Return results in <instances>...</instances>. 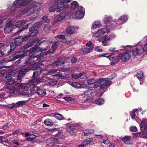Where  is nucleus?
I'll list each match as a JSON object with an SVG mask.
<instances>
[{
    "instance_id": "1",
    "label": "nucleus",
    "mask_w": 147,
    "mask_h": 147,
    "mask_svg": "<svg viewBox=\"0 0 147 147\" xmlns=\"http://www.w3.org/2000/svg\"><path fill=\"white\" fill-rule=\"evenodd\" d=\"M59 42H56L54 43L52 47V49L47 53H45L42 52L39 55L37 56L34 55V54L37 52H40V49L37 46H35L31 49L29 50L27 49L34 45L32 44V42H29L27 44L25 45L24 46V50L19 51L16 52L13 56V58L12 60H14L18 58H21L27 55H29V58L26 61V64H30L36 61L38 59H42V58H45V56L47 54L53 53L56 50L57 45H59Z\"/></svg>"
},
{
    "instance_id": "2",
    "label": "nucleus",
    "mask_w": 147,
    "mask_h": 147,
    "mask_svg": "<svg viewBox=\"0 0 147 147\" xmlns=\"http://www.w3.org/2000/svg\"><path fill=\"white\" fill-rule=\"evenodd\" d=\"M28 71V69L24 67L21 69V70L18 71L17 73L15 74H14L13 72L8 74L5 77L6 78L7 80L6 82V84L7 85L15 84V85L17 86L19 88L26 89L27 87L24 88H20V84H20V82L22 81L21 78L25 75V72H27ZM24 84H27V83H25Z\"/></svg>"
},
{
    "instance_id": "3",
    "label": "nucleus",
    "mask_w": 147,
    "mask_h": 147,
    "mask_svg": "<svg viewBox=\"0 0 147 147\" xmlns=\"http://www.w3.org/2000/svg\"><path fill=\"white\" fill-rule=\"evenodd\" d=\"M40 66L38 65V63H36L33 65V66L31 68V69L34 70L37 69L38 71H35L34 72L32 77V80H30L27 84H20V88H24L31 86V85L33 84H35L39 83L42 82H45V81H47L49 80V78L47 77H39L36 78L40 74L41 70V68L39 67Z\"/></svg>"
},
{
    "instance_id": "4",
    "label": "nucleus",
    "mask_w": 147,
    "mask_h": 147,
    "mask_svg": "<svg viewBox=\"0 0 147 147\" xmlns=\"http://www.w3.org/2000/svg\"><path fill=\"white\" fill-rule=\"evenodd\" d=\"M72 0H51V5L49 9L50 12H53L55 11L59 12L64 8L68 7V3Z\"/></svg>"
},
{
    "instance_id": "5",
    "label": "nucleus",
    "mask_w": 147,
    "mask_h": 147,
    "mask_svg": "<svg viewBox=\"0 0 147 147\" xmlns=\"http://www.w3.org/2000/svg\"><path fill=\"white\" fill-rule=\"evenodd\" d=\"M35 84H33L31 86L27 88L29 89L28 90H24L21 94L22 96H31L35 93L37 92V94L40 96H45L46 94L45 90L44 89L40 88L36 86Z\"/></svg>"
},
{
    "instance_id": "6",
    "label": "nucleus",
    "mask_w": 147,
    "mask_h": 147,
    "mask_svg": "<svg viewBox=\"0 0 147 147\" xmlns=\"http://www.w3.org/2000/svg\"><path fill=\"white\" fill-rule=\"evenodd\" d=\"M87 83L88 84L91 85L94 83V88H97L102 84L101 86V89H104L106 86L111 84V82L107 78H104L100 79L98 82H95V80L94 79L88 80Z\"/></svg>"
},
{
    "instance_id": "7",
    "label": "nucleus",
    "mask_w": 147,
    "mask_h": 147,
    "mask_svg": "<svg viewBox=\"0 0 147 147\" xmlns=\"http://www.w3.org/2000/svg\"><path fill=\"white\" fill-rule=\"evenodd\" d=\"M132 46H127L125 47L124 49L126 52H125L124 53H121L117 57V60H119L120 59L124 61H126L128 60L131 57V55L130 52L129 51V49H131Z\"/></svg>"
},
{
    "instance_id": "8",
    "label": "nucleus",
    "mask_w": 147,
    "mask_h": 147,
    "mask_svg": "<svg viewBox=\"0 0 147 147\" xmlns=\"http://www.w3.org/2000/svg\"><path fill=\"white\" fill-rule=\"evenodd\" d=\"M41 7V5L40 4L37 3L34 5L32 7L30 8L27 7L24 8L23 10L20 11V13L21 15H22L27 12L29 13H34L35 11L38 10Z\"/></svg>"
},
{
    "instance_id": "9",
    "label": "nucleus",
    "mask_w": 147,
    "mask_h": 147,
    "mask_svg": "<svg viewBox=\"0 0 147 147\" xmlns=\"http://www.w3.org/2000/svg\"><path fill=\"white\" fill-rule=\"evenodd\" d=\"M42 22L36 23L34 26L29 28V32L30 35L26 36L27 38L30 36H34L36 35L38 32L37 30L40 25L42 24Z\"/></svg>"
},
{
    "instance_id": "10",
    "label": "nucleus",
    "mask_w": 147,
    "mask_h": 147,
    "mask_svg": "<svg viewBox=\"0 0 147 147\" xmlns=\"http://www.w3.org/2000/svg\"><path fill=\"white\" fill-rule=\"evenodd\" d=\"M110 31V29L108 27L100 28L98 29L96 32L93 34L92 37H99L102 36L106 34L109 33Z\"/></svg>"
},
{
    "instance_id": "11",
    "label": "nucleus",
    "mask_w": 147,
    "mask_h": 147,
    "mask_svg": "<svg viewBox=\"0 0 147 147\" xmlns=\"http://www.w3.org/2000/svg\"><path fill=\"white\" fill-rule=\"evenodd\" d=\"M80 10H78L74 12L72 15V17L75 19H81L84 16V9L81 7H80Z\"/></svg>"
},
{
    "instance_id": "12",
    "label": "nucleus",
    "mask_w": 147,
    "mask_h": 147,
    "mask_svg": "<svg viewBox=\"0 0 147 147\" xmlns=\"http://www.w3.org/2000/svg\"><path fill=\"white\" fill-rule=\"evenodd\" d=\"M69 17V13L66 11H63L57 16L55 18L56 20L61 21L62 20H66Z\"/></svg>"
},
{
    "instance_id": "13",
    "label": "nucleus",
    "mask_w": 147,
    "mask_h": 147,
    "mask_svg": "<svg viewBox=\"0 0 147 147\" xmlns=\"http://www.w3.org/2000/svg\"><path fill=\"white\" fill-rule=\"evenodd\" d=\"M144 50L142 46H138L137 48L132 50V55L134 56L139 55L142 54Z\"/></svg>"
},
{
    "instance_id": "14",
    "label": "nucleus",
    "mask_w": 147,
    "mask_h": 147,
    "mask_svg": "<svg viewBox=\"0 0 147 147\" xmlns=\"http://www.w3.org/2000/svg\"><path fill=\"white\" fill-rule=\"evenodd\" d=\"M141 131L147 135V119H143L140 125Z\"/></svg>"
},
{
    "instance_id": "15",
    "label": "nucleus",
    "mask_w": 147,
    "mask_h": 147,
    "mask_svg": "<svg viewBox=\"0 0 147 147\" xmlns=\"http://www.w3.org/2000/svg\"><path fill=\"white\" fill-rule=\"evenodd\" d=\"M9 90L8 92L13 96H18L20 93V92L18 89L14 87H10L9 88Z\"/></svg>"
},
{
    "instance_id": "16",
    "label": "nucleus",
    "mask_w": 147,
    "mask_h": 147,
    "mask_svg": "<svg viewBox=\"0 0 147 147\" xmlns=\"http://www.w3.org/2000/svg\"><path fill=\"white\" fill-rule=\"evenodd\" d=\"M13 25L11 21L10 20L9 23H7L6 26H5L4 32L6 34L9 33L13 28Z\"/></svg>"
},
{
    "instance_id": "17",
    "label": "nucleus",
    "mask_w": 147,
    "mask_h": 147,
    "mask_svg": "<svg viewBox=\"0 0 147 147\" xmlns=\"http://www.w3.org/2000/svg\"><path fill=\"white\" fill-rule=\"evenodd\" d=\"M27 39V36H25L22 38H14V39L16 45L17 46H19L22 44V42L26 40Z\"/></svg>"
},
{
    "instance_id": "18",
    "label": "nucleus",
    "mask_w": 147,
    "mask_h": 147,
    "mask_svg": "<svg viewBox=\"0 0 147 147\" xmlns=\"http://www.w3.org/2000/svg\"><path fill=\"white\" fill-rule=\"evenodd\" d=\"M122 141L126 144H132L133 142L131 140V137L129 136H125L121 138Z\"/></svg>"
},
{
    "instance_id": "19",
    "label": "nucleus",
    "mask_w": 147,
    "mask_h": 147,
    "mask_svg": "<svg viewBox=\"0 0 147 147\" xmlns=\"http://www.w3.org/2000/svg\"><path fill=\"white\" fill-rule=\"evenodd\" d=\"M74 125L73 123H71L67 124V131L69 133H71L74 131Z\"/></svg>"
},
{
    "instance_id": "20",
    "label": "nucleus",
    "mask_w": 147,
    "mask_h": 147,
    "mask_svg": "<svg viewBox=\"0 0 147 147\" xmlns=\"http://www.w3.org/2000/svg\"><path fill=\"white\" fill-rule=\"evenodd\" d=\"M92 50V48H86L82 49L79 52L80 55H83L86 53H89Z\"/></svg>"
},
{
    "instance_id": "21",
    "label": "nucleus",
    "mask_w": 147,
    "mask_h": 147,
    "mask_svg": "<svg viewBox=\"0 0 147 147\" xmlns=\"http://www.w3.org/2000/svg\"><path fill=\"white\" fill-rule=\"evenodd\" d=\"M66 31L67 33L69 34H71L75 32L74 28L73 27L71 26H69L67 28Z\"/></svg>"
},
{
    "instance_id": "22",
    "label": "nucleus",
    "mask_w": 147,
    "mask_h": 147,
    "mask_svg": "<svg viewBox=\"0 0 147 147\" xmlns=\"http://www.w3.org/2000/svg\"><path fill=\"white\" fill-rule=\"evenodd\" d=\"M98 40L101 42L102 44L105 46H107L106 42L108 41L106 36H105L103 37L98 38Z\"/></svg>"
},
{
    "instance_id": "23",
    "label": "nucleus",
    "mask_w": 147,
    "mask_h": 147,
    "mask_svg": "<svg viewBox=\"0 0 147 147\" xmlns=\"http://www.w3.org/2000/svg\"><path fill=\"white\" fill-rule=\"evenodd\" d=\"M23 1L24 0H16L14 1L13 5L16 6L24 5Z\"/></svg>"
},
{
    "instance_id": "24",
    "label": "nucleus",
    "mask_w": 147,
    "mask_h": 147,
    "mask_svg": "<svg viewBox=\"0 0 147 147\" xmlns=\"http://www.w3.org/2000/svg\"><path fill=\"white\" fill-rule=\"evenodd\" d=\"M127 19L128 18L126 16L123 15L118 18V21L119 22L121 21L120 24H123Z\"/></svg>"
},
{
    "instance_id": "25",
    "label": "nucleus",
    "mask_w": 147,
    "mask_h": 147,
    "mask_svg": "<svg viewBox=\"0 0 147 147\" xmlns=\"http://www.w3.org/2000/svg\"><path fill=\"white\" fill-rule=\"evenodd\" d=\"M104 57H108L109 59L111 61H113L115 60L116 59L117 60V59L115 58V56H114V54L111 55L110 53H107L105 54L103 56Z\"/></svg>"
},
{
    "instance_id": "26",
    "label": "nucleus",
    "mask_w": 147,
    "mask_h": 147,
    "mask_svg": "<svg viewBox=\"0 0 147 147\" xmlns=\"http://www.w3.org/2000/svg\"><path fill=\"white\" fill-rule=\"evenodd\" d=\"M63 42L67 44H71L72 45L76 43V42L75 41L73 40L70 38L65 39L63 40Z\"/></svg>"
},
{
    "instance_id": "27",
    "label": "nucleus",
    "mask_w": 147,
    "mask_h": 147,
    "mask_svg": "<svg viewBox=\"0 0 147 147\" xmlns=\"http://www.w3.org/2000/svg\"><path fill=\"white\" fill-rule=\"evenodd\" d=\"M94 131L93 129L84 130V135L88 136L94 133Z\"/></svg>"
},
{
    "instance_id": "28",
    "label": "nucleus",
    "mask_w": 147,
    "mask_h": 147,
    "mask_svg": "<svg viewBox=\"0 0 147 147\" xmlns=\"http://www.w3.org/2000/svg\"><path fill=\"white\" fill-rule=\"evenodd\" d=\"M101 26L100 22L98 21H95L92 24V28L96 29L99 28Z\"/></svg>"
},
{
    "instance_id": "29",
    "label": "nucleus",
    "mask_w": 147,
    "mask_h": 147,
    "mask_svg": "<svg viewBox=\"0 0 147 147\" xmlns=\"http://www.w3.org/2000/svg\"><path fill=\"white\" fill-rule=\"evenodd\" d=\"M95 135L96 136H99V138H102V140L100 141L101 142H102L104 144H108L109 143V141L108 139H107L106 140H104L103 138V136L102 135Z\"/></svg>"
},
{
    "instance_id": "30",
    "label": "nucleus",
    "mask_w": 147,
    "mask_h": 147,
    "mask_svg": "<svg viewBox=\"0 0 147 147\" xmlns=\"http://www.w3.org/2000/svg\"><path fill=\"white\" fill-rule=\"evenodd\" d=\"M44 123L47 126H52L53 124V122L51 119H45L44 122Z\"/></svg>"
},
{
    "instance_id": "31",
    "label": "nucleus",
    "mask_w": 147,
    "mask_h": 147,
    "mask_svg": "<svg viewBox=\"0 0 147 147\" xmlns=\"http://www.w3.org/2000/svg\"><path fill=\"white\" fill-rule=\"evenodd\" d=\"M138 110L136 109H135L132 110V111L130 113V115L132 119L134 118L136 115L138 113Z\"/></svg>"
},
{
    "instance_id": "32",
    "label": "nucleus",
    "mask_w": 147,
    "mask_h": 147,
    "mask_svg": "<svg viewBox=\"0 0 147 147\" xmlns=\"http://www.w3.org/2000/svg\"><path fill=\"white\" fill-rule=\"evenodd\" d=\"M64 63V62L61 59H59V61L54 62L53 63V66H58L61 65Z\"/></svg>"
},
{
    "instance_id": "33",
    "label": "nucleus",
    "mask_w": 147,
    "mask_h": 147,
    "mask_svg": "<svg viewBox=\"0 0 147 147\" xmlns=\"http://www.w3.org/2000/svg\"><path fill=\"white\" fill-rule=\"evenodd\" d=\"M104 102L103 99L102 98H100L95 101L94 103L95 104L99 105H102Z\"/></svg>"
},
{
    "instance_id": "34",
    "label": "nucleus",
    "mask_w": 147,
    "mask_h": 147,
    "mask_svg": "<svg viewBox=\"0 0 147 147\" xmlns=\"http://www.w3.org/2000/svg\"><path fill=\"white\" fill-rule=\"evenodd\" d=\"M136 76L138 79H142L144 77L143 73L142 71H138L137 73Z\"/></svg>"
},
{
    "instance_id": "35",
    "label": "nucleus",
    "mask_w": 147,
    "mask_h": 147,
    "mask_svg": "<svg viewBox=\"0 0 147 147\" xmlns=\"http://www.w3.org/2000/svg\"><path fill=\"white\" fill-rule=\"evenodd\" d=\"M93 93L91 89H88L86 90L84 92L85 95L88 96L90 97L92 96V94Z\"/></svg>"
},
{
    "instance_id": "36",
    "label": "nucleus",
    "mask_w": 147,
    "mask_h": 147,
    "mask_svg": "<svg viewBox=\"0 0 147 147\" xmlns=\"http://www.w3.org/2000/svg\"><path fill=\"white\" fill-rule=\"evenodd\" d=\"M53 117H55L56 118L59 120H61L63 119V116L60 114H52L51 115H50Z\"/></svg>"
},
{
    "instance_id": "37",
    "label": "nucleus",
    "mask_w": 147,
    "mask_h": 147,
    "mask_svg": "<svg viewBox=\"0 0 147 147\" xmlns=\"http://www.w3.org/2000/svg\"><path fill=\"white\" fill-rule=\"evenodd\" d=\"M26 22L25 20L21 21L18 22L16 24V26L17 27H20L24 25L26 23Z\"/></svg>"
},
{
    "instance_id": "38",
    "label": "nucleus",
    "mask_w": 147,
    "mask_h": 147,
    "mask_svg": "<svg viewBox=\"0 0 147 147\" xmlns=\"http://www.w3.org/2000/svg\"><path fill=\"white\" fill-rule=\"evenodd\" d=\"M26 101H18L15 104V107H19L21 106L24 105Z\"/></svg>"
},
{
    "instance_id": "39",
    "label": "nucleus",
    "mask_w": 147,
    "mask_h": 147,
    "mask_svg": "<svg viewBox=\"0 0 147 147\" xmlns=\"http://www.w3.org/2000/svg\"><path fill=\"white\" fill-rule=\"evenodd\" d=\"M93 139L92 138H90L84 140L83 142V144L84 145H86L89 144L90 142L93 140Z\"/></svg>"
},
{
    "instance_id": "40",
    "label": "nucleus",
    "mask_w": 147,
    "mask_h": 147,
    "mask_svg": "<svg viewBox=\"0 0 147 147\" xmlns=\"http://www.w3.org/2000/svg\"><path fill=\"white\" fill-rule=\"evenodd\" d=\"M71 84L73 87L77 88H81V84L78 82H73L70 84Z\"/></svg>"
},
{
    "instance_id": "41",
    "label": "nucleus",
    "mask_w": 147,
    "mask_h": 147,
    "mask_svg": "<svg viewBox=\"0 0 147 147\" xmlns=\"http://www.w3.org/2000/svg\"><path fill=\"white\" fill-rule=\"evenodd\" d=\"M78 3L76 1H74L71 3V8L72 9H75L78 5Z\"/></svg>"
},
{
    "instance_id": "42",
    "label": "nucleus",
    "mask_w": 147,
    "mask_h": 147,
    "mask_svg": "<svg viewBox=\"0 0 147 147\" xmlns=\"http://www.w3.org/2000/svg\"><path fill=\"white\" fill-rule=\"evenodd\" d=\"M106 36L108 41H109L114 39L115 37V35L113 34H111L109 35Z\"/></svg>"
},
{
    "instance_id": "43",
    "label": "nucleus",
    "mask_w": 147,
    "mask_h": 147,
    "mask_svg": "<svg viewBox=\"0 0 147 147\" xmlns=\"http://www.w3.org/2000/svg\"><path fill=\"white\" fill-rule=\"evenodd\" d=\"M16 45L14 42H11L10 44V50L11 51L13 50L16 47Z\"/></svg>"
},
{
    "instance_id": "44",
    "label": "nucleus",
    "mask_w": 147,
    "mask_h": 147,
    "mask_svg": "<svg viewBox=\"0 0 147 147\" xmlns=\"http://www.w3.org/2000/svg\"><path fill=\"white\" fill-rule=\"evenodd\" d=\"M86 45L88 47H90L89 48H92V50L94 47V45L92 44V42L90 41H89V42L86 43Z\"/></svg>"
},
{
    "instance_id": "45",
    "label": "nucleus",
    "mask_w": 147,
    "mask_h": 147,
    "mask_svg": "<svg viewBox=\"0 0 147 147\" xmlns=\"http://www.w3.org/2000/svg\"><path fill=\"white\" fill-rule=\"evenodd\" d=\"M82 75H83V74L82 73H80L79 74H77L75 75H72V77L76 79H78L80 78Z\"/></svg>"
},
{
    "instance_id": "46",
    "label": "nucleus",
    "mask_w": 147,
    "mask_h": 147,
    "mask_svg": "<svg viewBox=\"0 0 147 147\" xmlns=\"http://www.w3.org/2000/svg\"><path fill=\"white\" fill-rule=\"evenodd\" d=\"M130 130L131 132H136L137 130V128L135 126H132L130 127Z\"/></svg>"
},
{
    "instance_id": "47",
    "label": "nucleus",
    "mask_w": 147,
    "mask_h": 147,
    "mask_svg": "<svg viewBox=\"0 0 147 147\" xmlns=\"http://www.w3.org/2000/svg\"><path fill=\"white\" fill-rule=\"evenodd\" d=\"M51 27L49 25H47L44 28V31L46 32H48L50 30Z\"/></svg>"
},
{
    "instance_id": "48",
    "label": "nucleus",
    "mask_w": 147,
    "mask_h": 147,
    "mask_svg": "<svg viewBox=\"0 0 147 147\" xmlns=\"http://www.w3.org/2000/svg\"><path fill=\"white\" fill-rule=\"evenodd\" d=\"M61 71L63 72H66L67 71H71L72 69H65L64 67H61L60 69Z\"/></svg>"
},
{
    "instance_id": "49",
    "label": "nucleus",
    "mask_w": 147,
    "mask_h": 147,
    "mask_svg": "<svg viewBox=\"0 0 147 147\" xmlns=\"http://www.w3.org/2000/svg\"><path fill=\"white\" fill-rule=\"evenodd\" d=\"M35 137V136L34 135H32L27 138V140L29 141H31L34 139Z\"/></svg>"
},
{
    "instance_id": "50",
    "label": "nucleus",
    "mask_w": 147,
    "mask_h": 147,
    "mask_svg": "<svg viewBox=\"0 0 147 147\" xmlns=\"http://www.w3.org/2000/svg\"><path fill=\"white\" fill-rule=\"evenodd\" d=\"M29 24H27L26 25H25L24 27H23V29L22 30V29H20L19 30H18V31L17 32V34H19L20 32L22 31L23 30H24L26 28H27L28 27V25H29Z\"/></svg>"
},
{
    "instance_id": "51",
    "label": "nucleus",
    "mask_w": 147,
    "mask_h": 147,
    "mask_svg": "<svg viewBox=\"0 0 147 147\" xmlns=\"http://www.w3.org/2000/svg\"><path fill=\"white\" fill-rule=\"evenodd\" d=\"M112 19V18L110 17L105 18L104 20L105 23H107V22L111 21Z\"/></svg>"
},
{
    "instance_id": "52",
    "label": "nucleus",
    "mask_w": 147,
    "mask_h": 147,
    "mask_svg": "<svg viewBox=\"0 0 147 147\" xmlns=\"http://www.w3.org/2000/svg\"><path fill=\"white\" fill-rule=\"evenodd\" d=\"M42 20L44 22L47 23H48L50 22V20L48 19L45 16L43 17L42 18Z\"/></svg>"
},
{
    "instance_id": "53",
    "label": "nucleus",
    "mask_w": 147,
    "mask_h": 147,
    "mask_svg": "<svg viewBox=\"0 0 147 147\" xmlns=\"http://www.w3.org/2000/svg\"><path fill=\"white\" fill-rule=\"evenodd\" d=\"M49 85L54 86L57 84L56 81H52L48 82Z\"/></svg>"
},
{
    "instance_id": "54",
    "label": "nucleus",
    "mask_w": 147,
    "mask_h": 147,
    "mask_svg": "<svg viewBox=\"0 0 147 147\" xmlns=\"http://www.w3.org/2000/svg\"><path fill=\"white\" fill-rule=\"evenodd\" d=\"M32 1V0H24L23 3L24 5H27Z\"/></svg>"
},
{
    "instance_id": "55",
    "label": "nucleus",
    "mask_w": 147,
    "mask_h": 147,
    "mask_svg": "<svg viewBox=\"0 0 147 147\" xmlns=\"http://www.w3.org/2000/svg\"><path fill=\"white\" fill-rule=\"evenodd\" d=\"M115 49L114 48H111L109 49V51L111 52H118L119 51H121L122 50L121 49H120L119 50L117 51H116L115 50Z\"/></svg>"
},
{
    "instance_id": "56",
    "label": "nucleus",
    "mask_w": 147,
    "mask_h": 147,
    "mask_svg": "<svg viewBox=\"0 0 147 147\" xmlns=\"http://www.w3.org/2000/svg\"><path fill=\"white\" fill-rule=\"evenodd\" d=\"M136 135L137 137H145L144 136L143 134L141 132H138L136 133Z\"/></svg>"
},
{
    "instance_id": "57",
    "label": "nucleus",
    "mask_w": 147,
    "mask_h": 147,
    "mask_svg": "<svg viewBox=\"0 0 147 147\" xmlns=\"http://www.w3.org/2000/svg\"><path fill=\"white\" fill-rule=\"evenodd\" d=\"M63 98L67 101H70L72 100V98L69 97H64Z\"/></svg>"
},
{
    "instance_id": "58",
    "label": "nucleus",
    "mask_w": 147,
    "mask_h": 147,
    "mask_svg": "<svg viewBox=\"0 0 147 147\" xmlns=\"http://www.w3.org/2000/svg\"><path fill=\"white\" fill-rule=\"evenodd\" d=\"M59 71V70L58 69H53L51 71V73L52 74H53L58 73Z\"/></svg>"
},
{
    "instance_id": "59",
    "label": "nucleus",
    "mask_w": 147,
    "mask_h": 147,
    "mask_svg": "<svg viewBox=\"0 0 147 147\" xmlns=\"http://www.w3.org/2000/svg\"><path fill=\"white\" fill-rule=\"evenodd\" d=\"M15 104L14 103L11 105H8L6 106V107L10 109H11L14 106H15Z\"/></svg>"
},
{
    "instance_id": "60",
    "label": "nucleus",
    "mask_w": 147,
    "mask_h": 147,
    "mask_svg": "<svg viewBox=\"0 0 147 147\" xmlns=\"http://www.w3.org/2000/svg\"><path fill=\"white\" fill-rule=\"evenodd\" d=\"M56 37L59 39H64L65 38V36L63 35H58Z\"/></svg>"
},
{
    "instance_id": "61",
    "label": "nucleus",
    "mask_w": 147,
    "mask_h": 147,
    "mask_svg": "<svg viewBox=\"0 0 147 147\" xmlns=\"http://www.w3.org/2000/svg\"><path fill=\"white\" fill-rule=\"evenodd\" d=\"M77 59L76 58L74 57L72 58L71 61L72 63H75L77 61Z\"/></svg>"
},
{
    "instance_id": "62",
    "label": "nucleus",
    "mask_w": 147,
    "mask_h": 147,
    "mask_svg": "<svg viewBox=\"0 0 147 147\" xmlns=\"http://www.w3.org/2000/svg\"><path fill=\"white\" fill-rule=\"evenodd\" d=\"M95 51L99 52L102 51V50L101 49H99L98 47L95 48Z\"/></svg>"
},
{
    "instance_id": "63",
    "label": "nucleus",
    "mask_w": 147,
    "mask_h": 147,
    "mask_svg": "<svg viewBox=\"0 0 147 147\" xmlns=\"http://www.w3.org/2000/svg\"><path fill=\"white\" fill-rule=\"evenodd\" d=\"M55 76H56L57 78L60 79V78L62 77V76L59 74H56L55 75H54Z\"/></svg>"
},
{
    "instance_id": "64",
    "label": "nucleus",
    "mask_w": 147,
    "mask_h": 147,
    "mask_svg": "<svg viewBox=\"0 0 147 147\" xmlns=\"http://www.w3.org/2000/svg\"><path fill=\"white\" fill-rule=\"evenodd\" d=\"M144 51L146 50L147 52V42L146 44V45L144 46Z\"/></svg>"
}]
</instances>
